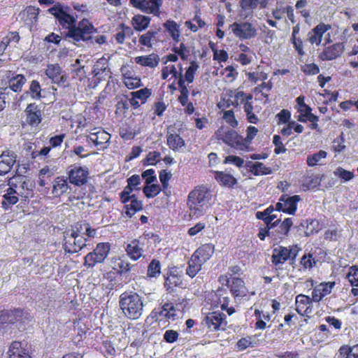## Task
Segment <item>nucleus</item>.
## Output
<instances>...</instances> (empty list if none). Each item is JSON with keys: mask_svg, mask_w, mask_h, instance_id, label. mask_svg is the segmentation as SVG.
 Here are the masks:
<instances>
[{"mask_svg": "<svg viewBox=\"0 0 358 358\" xmlns=\"http://www.w3.org/2000/svg\"><path fill=\"white\" fill-rule=\"evenodd\" d=\"M17 310L2 311L0 315L1 324H14L16 321L15 315Z\"/></svg>", "mask_w": 358, "mask_h": 358, "instance_id": "56", "label": "nucleus"}, {"mask_svg": "<svg viewBox=\"0 0 358 358\" xmlns=\"http://www.w3.org/2000/svg\"><path fill=\"white\" fill-rule=\"evenodd\" d=\"M161 154L157 151L149 152L146 157L143 159L142 162L144 166L156 165L159 161Z\"/></svg>", "mask_w": 358, "mask_h": 358, "instance_id": "58", "label": "nucleus"}, {"mask_svg": "<svg viewBox=\"0 0 358 358\" xmlns=\"http://www.w3.org/2000/svg\"><path fill=\"white\" fill-rule=\"evenodd\" d=\"M162 190V188L159 185L152 183L149 185L146 184V185L143 188V194L148 199L154 198L155 196H157Z\"/></svg>", "mask_w": 358, "mask_h": 358, "instance_id": "52", "label": "nucleus"}, {"mask_svg": "<svg viewBox=\"0 0 358 358\" xmlns=\"http://www.w3.org/2000/svg\"><path fill=\"white\" fill-rule=\"evenodd\" d=\"M25 82V77L22 74H18L16 76L10 79L9 87L11 90H13L15 92H20Z\"/></svg>", "mask_w": 358, "mask_h": 358, "instance_id": "50", "label": "nucleus"}, {"mask_svg": "<svg viewBox=\"0 0 358 358\" xmlns=\"http://www.w3.org/2000/svg\"><path fill=\"white\" fill-rule=\"evenodd\" d=\"M237 99H240V105L243 106L244 112H248L254 110L252 104L253 95L250 93L239 92L237 94Z\"/></svg>", "mask_w": 358, "mask_h": 358, "instance_id": "46", "label": "nucleus"}, {"mask_svg": "<svg viewBox=\"0 0 358 358\" xmlns=\"http://www.w3.org/2000/svg\"><path fill=\"white\" fill-rule=\"evenodd\" d=\"M327 153L324 150H320L318 152L313 153L307 157L306 163L308 166L313 167L316 166L322 159L327 157Z\"/></svg>", "mask_w": 358, "mask_h": 358, "instance_id": "54", "label": "nucleus"}, {"mask_svg": "<svg viewBox=\"0 0 358 358\" xmlns=\"http://www.w3.org/2000/svg\"><path fill=\"white\" fill-rule=\"evenodd\" d=\"M151 315L153 317H156V320L173 321L176 317V306L173 303L166 302L161 308L154 309Z\"/></svg>", "mask_w": 358, "mask_h": 358, "instance_id": "18", "label": "nucleus"}, {"mask_svg": "<svg viewBox=\"0 0 358 358\" xmlns=\"http://www.w3.org/2000/svg\"><path fill=\"white\" fill-rule=\"evenodd\" d=\"M291 112L287 109H282L275 115L278 125L286 124L291 120Z\"/></svg>", "mask_w": 358, "mask_h": 358, "instance_id": "63", "label": "nucleus"}, {"mask_svg": "<svg viewBox=\"0 0 358 358\" xmlns=\"http://www.w3.org/2000/svg\"><path fill=\"white\" fill-rule=\"evenodd\" d=\"M67 173L69 182L78 187L87 184L90 178L89 169L78 164L70 166Z\"/></svg>", "mask_w": 358, "mask_h": 358, "instance_id": "10", "label": "nucleus"}, {"mask_svg": "<svg viewBox=\"0 0 358 358\" xmlns=\"http://www.w3.org/2000/svg\"><path fill=\"white\" fill-rule=\"evenodd\" d=\"M269 0H240L239 5L241 13L245 17H252L254 10L259 6L260 8H265Z\"/></svg>", "mask_w": 358, "mask_h": 358, "instance_id": "22", "label": "nucleus"}, {"mask_svg": "<svg viewBox=\"0 0 358 358\" xmlns=\"http://www.w3.org/2000/svg\"><path fill=\"white\" fill-rule=\"evenodd\" d=\"M16 161L15 155L9 151L3 152L0 155V176L8 173Z\"/></svg>", "mask_w": 358, "mask_h": 358, "instance_id": "28", "label": "nucleus"}, {"mask_svg": "<svg viewBox=\"0 0 358 358\" xmlns=\"http://www.w3.org/2000/svg\"><path fill=\"white\" fill-rule=\"evenodd\" d=\"M296 103L297 112L300 113L297 117V120L301 122H306V119L304 117L312 111V109L305 103V97L302 95L296 99Z\"/></svg>", "mask_w": 358, "mask_h": 358, "instance_id": "40", "label": "nucleus"}, {"mask_svg": "<svg viewBox=\"0 0 358 358\" xmlns=\"http://www.w3.org/2000/svg\"><path fill=\"white\" fill-rule=\"evenodd\" d=\"M166 144L174 152L178 151L185 145L184 139L178 134H169L166 136Z\"/></svg>", "mask_w": 358, "mask_h": 358, "instance_id": "41", "label": "nucleus"}, {"mask_svg": "<svg viewBox=\"0 0 358 358\" xmlns=\"http://www.w3.org/2000/svg\"><path fill=\"white\" fill-rule=\"evenodd\" d=\"M224 277L227 282L226 285L235 298L247 296L248 291L242 278L238 277L228 278L227 275Z\"/></svg>", "mask_w": 358, "mask_h": 358, "instance_id": "17", "label": "nucleus"}, {"mask_svg": "<svg viewBox=\"0 0 358 358\" xmlns=\"http://www.w3.org/2000/svg\"><path fill=\"white\" fill-rule=\"evenodd\" d=\"M231 29L233 34L241 39H250L257 36V29L248 22H234Z\"/></svg>", "mask_w": 358, "mask_h": 358, "instance_id": "14", "label": "nucleus"}, {"mask_svg": "<svg viewBox=\"0 0 358 358\" xmlns=\"http://www.w3.org/2000/svg\"><path fill=\"white\" fill-rule=\"evenodd\" d=\"M150 17L137 14L131 18V24L135 31H143L150 26Z\"/></svg>", "mask_w": 358, "mask_h": 358, "instance_id": "36", "label": "nucleus"}, {"mask_svg": "<svg viewBox=\"0 0 358 358\" xmlns=\"http://www.w3.org/2000/svg\"><path fill=\"white\" fill-rule=\"evenodd\" d=\"M345 50L343 43H336L324 48L319 55V58L322 61H329L339 57Z\"/></svg>", "mask_w": 358, "mask_h": 358, "instance_id": "25", "label": "nucleus"}, {"mask_svg": "<svg viewBox=\"0 0 358 358\" xmlns=\"http://www.w3.org/2000/svg\"><path fill=\"white\" fill-rule=\"evenodd\" d=\"M214 177L220 185L229 189L234 188V186L238 182L235 177L224 171H215Z\"/></svg>", "mask_w": 358, "mask_h": 358, "instance_id": "31", "label": "nucleus"}, {"mask_svg": "<svg viewBox=\"0 0 358 358\" xmlns=\"http://www.w3.org/2000/svg\"><path fill=\"white\" fill-rule=\"evenodd\" d=\"M203 324L210 331L224 330L227 324V317L220 311L210 312L205 317Z\"/></svg>", "mask_w": 358, "mask_h": 358, "instance_id": "13", "label": "nucleus"}, {"mask_svg": "<svg viewBox=\"0 0 358 358\" xmlns=\"http://www.w3.org/2000/svg\"><path fill=\"white\" fill-rule=\"evenodd\" d=\"M110 138V135L102 129H99L96 131L91 132L87 136V139L93 143L98 150L106 148Z\"/></svg>", "mask_w": 358, "mask_h": 358, "instance_id": "24", "label": "nucleus"}, {"mask_svg": "<svg viewBox=\"0 0 358 358\" xmlns=\"http://www.w3.org/2000/svg\"><path fill=\"white\" fill-rule=\"evenodd\" d=\"M34 350L27 343L14 341L7 352L8 358H33Z\"/></svg>", "mask_w": 358, "mask_h": 358, "instance_id": "12", "label": "nucleus"}, {"mask_svg": "<svg viewBox=\"0 0 358 358\" xmlns=\"http://www.w3.org/2000/svg\"><path fill=\"white\" fill-rule=\"evenodd\" d=\"M180 94L178 98V101L182 106H186L185 113L189 115L193 114L195 111V108L192 102H188L189 90L185 85L184 78L180 76L178 81Z\"/></svg>", "mask_w": 358, "mask_h": 358, "instance_id": "21", "label": "nucleus"}, {"mask_svg": "<svg viewBox=\"0 0 358 358\" xmlns=\"http://www.w3.org/2000/svg\"><path fill=\"white\" fill-rule=\"evenodd\" d=\"M164 286L166 290L171 293L176 287H181L182 280L180 275L178 272L176 266L169 267L167 271L164 275Z\"/></svg>", "mask_w": 358, "mask_h": 358, "instance_id": "16", "label": "nucleus"}, {"mask_svg": "<svg viewBox=\"0 0 358 358\" xmlns=\"http://www.w3.org/2000/svg\"><path fill=\"white\" fill-rule=\"evenodd\" d=\"M161 273V264L158 259H153L148 266L147 275L150 278H156Z\"/></svg>", "mask_w": 358, "mask_h": 358, "instance_id": "51", "label": "nucleus"}, {"mask_svg": "<svg viewBox=\"0 0 358 358\" xmlns=\"http://www.w3.org/2000/svg\"><path fill=\"white\" fill-rule=\"evenodd\" d=\"M334 175L344 182H348L355 177L352 171L345 170L341 166L338 167L334 172Z\"/></svg>", "mask_w": 358, "mask_h": 358, "instance_id": "57", "label": "nucleus"}, {"mask_svg": "<svg viewBox=\"0 0 358 358\" xmlns=\"http://www.w3.org/2000/svg\"><path fill=\"white\" fill-rule=\"evenodd\" d=\"M163 0H129V5L146 14L159 17Z\"/></svg>", "mask_w": 358, "mask_h": 358, "instance_id": "9", "label": "nucleus"}, {"mask_svg": "<svg viewBox=\"0 0 358 358\" xmlns=\"http://www.w3.org/2000/svg\"><path fill=\"white\" fill-rule=\"evenodd\" d=\"M338 358H358V343L341 346L338 350Z\"/></svg>", "mask_w": 358, "mask_h": 358, "instance_id": "43", "label": "nucleus"}, {"mask_svg": "<svg viewBox=\"0 0 358 358\" xmlns=\"http://www.w3.org/2000/svg\"><path fill=\"white\" fill-rule=\"evenodd\" d=\"M72 72L73 73V77L75 78L78 79L79 80H82L83 78L86 77V71L85 70V66L80 65V60L77 59L74 64L72 65Z\"/></svg>", "mask_w": 358, "mask_h": 358, "instance_id": "55", "label": "nucleus"}, {"mask_svg": "<svg viewBox=\"0 0 358 358\" xmlns=\"http://www.w3.org/2000/svg\"><path fill=\"white\" fill-rule=\"evenodd\" d=\"M293 225L292 218L287 217L273 231V241L280 242L289 236V231Z\"/></svg>", "mask_w": 358, "mask_h": 358, "instance_id": "27", "label": "nucleus"}, {"mask_svg": "<svg viewBox=\"0 0 358 358\" xmlns=\"http://www.w3.org/2000/svg\"><path fill=\"white\" fill-rule=\"evenodd\" d=\"M247 167L249 168L250 171L255 176L269 175L273 173L271 167L266 166L262 162L252 163L248 162L246 164Z\"/></svg>", "mask_w": 358, "mask_h": 358, "instance_id": "39", "label": "nucleus"}, {"mask_svg": "<svg viewBox=\"0 0 358 358\" xmlns=\"http://www.w3.org/2000/svg\"><path fill=\"white\" fill-rule=\"evenodd\" d=\"M87 241L83 234L81 222H77L72 229L71 234L65 237L64 249L70 254L80 251L87 245Z\"/></svg>", "mask_w": 358, "mask_h": 358, "instance_id": "4", "label": "nucleus"}, {"mask_svg": "<svg viewBox=\"0 0 358 358\" xmlns=\"http://www.w3.org/2000/svg\"><path fill=\"white\" fill-rule=\"evenodd\" d=\"M213 304L216 307H220L222 310H225L229 303V293L224 288L217 289L212 296Z\"/></svg>", "mask_w": 358, "mask_h": 358, "instance_id": "30", "label": "nucleus"}, {"mask_svg": "<svg viewBox=\"0 0 358 358\" xmlns=\"http://www.w3.org/2000/svg\"><path fill=\"white\" fill-rule=\"evenodd\" d=\"M117 273L120 275H123L129 273L132 268V265L130 262L122 258H119L117 259Z\"/></svg>", "mask_w": 358, "mask_h": 358, "instance_id": "61", "label": "nucleus"}, {"mask_svg": "<svg viewBox=\"0 0 358 358\" xmlns=\"http://www.w3.org/2000/svg\"><path fill=\"white\" fill-rule=\"evenodd\" d=\"M222 118L232 128H236L238 125L233 110H223Z\"/></svg>", "mask_w": 358, "mask_h": 358, "instance_id": "60", "label": "nucleus"}, {"mask_svg": "<svg viewBox=\"0 0 358 358\" xmlns=\"http://www.w3.org/2000/svg\"><path fill=\"white\" fill-rule=\"evenodd\" d=\"M152 91L147 87L141 89L139 90L131 92V96H134L138 99H140L142 103H145L147 99L151 96Z\"/></svg>", "mask_w": 358, "mask_h": 358, "instance_id": "62", "label": "nucleus"}, {"mask_svg": "<svg viewBox=\"0 0 358 358\" xmlns=\"http://www.w3.org/2000/svg\"><path fill=\"white\" fill-rule=\"evenodd\" d=\"M24 113L27 124L32 127H38L42 121L43 112L36 103L28 104Z\"/></svg>", "mask_w": 358, "mask_h": 358, "instance_id": "19", "label": "nucleus"}, {"mask_svg": "<svg viewBox=\"0 0 358 358\" xmlns=\"http://www.w3.org/2000/svg\"><path fill=\"white\" fill-rule=\"evenodd\" d=\"M71 8L60 3H56L48 12L52 15L59 26L68 30L64 35V38H71L74 42L87 41L92 35L96 32V29L87 18H83L76 23V17L69 14Z\"/></svg>", "mask_w": 358, "mask_h": 358, "instance_id": "1", "label": "nucleus"}, {"mask_svg": "<svg viewBox=\"0 0 358 358\" xmlns=\"http://www.w3.org/2000/svg\"><path fill=\"white\" fill-rule=\"evenodd\" d=\"M129 201L130 203H124V213L128 217H131L136 213L143 210V203L136 194H132Z\"/></svg>", "mask_w": 358, "mask_h": 358, "instance_id": "37", "label": "nucleus"}, {"mask_svg": "<svg viewBox=\"0 0 358 358\" xmlns=\"http://www.w3.org/2000/svg\"><path fill=\"white\" fill-rule=\"evenodd\" d=\"M347 278L352 286L358 287V266H352L349 268Z\"/></svg>", "mask_w": 358, "mask_h": 358, "instance_id": "64", "label": "nucleus"}, {"mask_svg": "<svg viewBox=\"0 0 358 358\" xmlns=\"http://www.w3.org/2000/svg\"><path fill=\"white\" fill-rule=\"evenodd\" d=\"M203 264V262H201L200 259H197L194 257V255H192L188 262V266L186 269L187 275L193 278L201 271Z\"/></svg>", "mask_w": 358, "mask_h": 358, "instance_id": "45", "label": "nucleus"}, {"mask_svg": "<svg viewBox=\"0 0 358 358\" xmlns=\"http://www.w3.org/2000/svg\"><path fill=\"white\" fill-rule=\"evenodd\" d=\"M312 296L299 294L295 298V310L301 316H309L313 313Z\"/></svg>", "mask_w": 358, "mask_h": 358, "instance_id": "20", "label": "nucleus"}, {"mask_svg": "<svg viewBox=\"0 0 358 358\" xmlns=\"http://www.w3.org/2000/svg\"><path fill=\"white\" fill-rule=\"evenodd\" d=\"M243 91L239 90H235L234 91H230L228 99H222V106L224 108H229L231 106L237 108L240 105V99H237L236 96L238 93L243 92Z\"/></svg>", "mask_w": 358, "mask_h": 358, "instance_id": "47", "label": "nucleus"}, {"mask_svg": "<svg viewBox=\"0 0 358 358\" xmlns=\"http://www.w3.org/2000/svg\"><path fill=\"white\" fill-rule=\"evenodd\" d=\"M110 250V244L108 242H103L96 244L95 248L84 257V266L87 268H92L96 264L105 262Z\"/></svg>", "mask_w": 358, "mask_h": 358, "instance_id": "5", "label": "nucleus"}, {"mask_svg": "<svg viewBox=\"0 0 358 358\" xmlns=\"http://www.w3.org/2000/svg\"><path fill=\"white\" fill-rule=\"evenodd\" d=\"M3 200L1 201V207L3 210H8L12 206L16 204L18 201L17 193L16 190L11 187H9L6 193L3 195Z\"/></svg>", "mask_w": 358, "mask_h": 358, "instance_id": "35", "label": "nucleus"}, {"mask_svg": "<svg viewBox=\"0 0 358 358\" xmlns=\"http://www.w3.org/2000/svg\"><path fill=\"white\" fill-rule=\"evenodd\" d=\"M119 306L127 318L138 320L143 311V299L136 292L125 291L119 297Z\"/></svg>", "mask_w": 358, "mask_h": 358, "instance_id": "3", "label": "nucleus"}, {"mask_svg": "<svg viewBox=\"0 0 358 358\" xmlns=\"http://www.w3.org/2000/svg\"><path fill=\"white\" fill-rule=\"evenodd\" d=\"M69 189L67 180L64 177H57L52 182V193L55 196H60Z\"/></svg>", "mask_w": 358, "mask_h": 358, "instance_id": "42", "label": "nucleus"}, {"mask_svg": "<svg viewBox=\"0 0 358 358\" xmlns=\"http://www.w3.org/2000/svg\"><path fill=\"white\" fill-rule=\"evenodd\" d=\"M133 34L132 29L126 25L124 23H121L118 25L117 28V33L114 35L115 41L119 44H123L126 36H130Z\"/></svg>", "mask_w": 358, "mask_h": 358, "instance_id": "44", "label": "nucleus"}, {"mask_svg": "<svg viewBox=\"0 0 358 358\" xmlns=\"http://www.w3.org/2000/svg\"><path fill=\"white\" fill-rule=\"evenodd\" d=\"M92 73L103 80L111 77V71L109 68L108 61L102 57L96 61L93 67Z\"/></svg>", "mask_w": 358, "mask_h": 358, "instance_id": "29", "label": "nucleus"}, {"mask_svg": "<svg viewBox=\"0 0 358 358\" xmlns=\"http://www.w3.org/2000/svg\"><path fill=\"white\" fill-rule=\"evenodd\" d=\"M336 285L335 282H323L315 286L312 291V300L318 303L323 298L331 294L332 289Z\"/></svg>", "mask_w": 358, "mask_h": 358, "instance_id": "26", "label": "nucleus"}, {"mask_svg": "<svg viewBox=\"0 0 358 358\" xmlns=\"http://www.w3.org/2000/svg\"><path fill=\"white\" fill-rule=\"evenodd\" d=\"M215 136L217 140L222 141L234 148L245 150L243 137L233 129L221 127L215 131Z\"/></svg>", "mask_w": 358, "mask_h": 358, "instance_id": "7", "label": "nucleus"}, {"mask_svg": "<svg viewBox=\"0 0 358 358\" xmlns=\"http://www.w3.org/2000/svg\"><path fill=\"white\" fill-rule=\"evenodd\" d=\"M52 176L49 167L48 166H44L39 171L38 184L41 187H45L48 184V181H50V178Z\"/></svg>", "mask_w": 358, "mask_h": 358, "instance_id": "53", "label": "nucleus"}, {"mask_svg": "<svg viewBox=\"0 0 358 358\" xmlns=\"http://www.w3.org/2000/svg\"><path fill=\"white\" fill-rule=\"evenodd\" d=\"M300 250L297 245H292L289 247L280 245L273 250L271 256V262L275 266L278 267L285 264L287 261L294 262Z\"/></svg>", "mask_w": 358, "mask_h": 358, "instance_id": "6", "label": "nucleus"}, {"mask_svg": "<svg viewBox=\"0 0 358 358\" xmlns=\"http://www.w3.org/2000/svg\"><path fill=\"white\" fill-rule=\"evenodd\" d=\"M83 227V234L85 237L87 242L94 238L97 234V229L92 227L90 223H81Z\"/></svg>", "mask_w": 358, "mask_h": 358, "instance_id": "59", "label": "nucleus"}, {"mask_svg": "<svg viewBox=\"0 0 358 358\" xmlns=\"http://www.w3.org/2000/svg\"><path fill=\"white\" fill-rule=\"evenodd\" d=\"M305 234L310 236L321 230L320 221L317 219H309L306 221Z\"/></svg>", "mask_w": 358, "mask_h": 358, "instance_id": "48", "label": "nucleus"}, {"mask_svg": "<svg viewBox=\"0 0 358 358\" xmlns=\"http://www.w3.org/2000/svg\"><path fill=\"white\" fill-rule=\"evenodd\" d=\"M134 61L137 64L141 66L155 68L158 66L160 59L157 54L151 53L148 55L136 57Z\"/></svg>", "mask_w": 358, "mask_h": 358, "instance_id": "32", "label": "nucleus"}, {"mask_svg": "<svg viewBox=\"0 0 358 358\" xmlns=\"http://www.w3.org/2000/svg\"><path fill=\"white\" fill-rule=\"evenodd\" d=\"M212 194L203 185L196 186L187 196V205L192 218L203 216L210 205Z\"/></svg>", "mask_w": 358, "mask_h": 358, "instance_id": "2", "label": "nucleus"}, {"mask_svg": "<svg viewBox=\"0 0 358 358\" xmlns=\"http://www.w3.org/2000/svg\"><path fill=\"white\" fill-rule=\"evenodd\" d=\"M148 241L146 237L141 236L124 243V248L128 257L132 261H138L144 257L145 246Z\"/></svg>", "mask_w": 358, "mask_h": 358, "instance_id": "8", "label": "nucleus"}, {"mask_svg": "<svg viewBox=\"0 0 358 358\" xmlns=\"http://www.w3.org/2000/svg\"><path fill=\"white\" fill-rule=\"evenodd\" d=\"M123 83L130 90L136 89L142 85L141 78L138 76L125 73L123 77Z\"/></svg>", "mask_w": 358, "mask_h": 358, "instance_id": "49", "label": "nucleus"}, {"mask_svg": "<svg viewBox=\"0 0 358 358\" xmlns=\"http://www.w3.org/2000/svg\"><path fill=\"white\" fill-rule=\"evenodd\" d=\"M163 27L172 38L174 44L178 43L180 40V25L173 20H167L163 23Z\"/></svg>", "mask_w": 358, "mask_h": 358, "instance_id": "34", "label": "nucleus"}, {"mask_svg": "<svg viewBox=\"0 0 358 358\" xmlns=\"http://www.w3.org/2000/svg\"><path fill=\"white\" fill-rule=\"evenodd\" d=\"M300 201L299 195L289 196L284 194L280 196L279 201L276 203L275 209L277 211L294 215L297 210V205Z\"/></svg>", "mask_w": 358, "mask_h": 358, "instance_id": "11", "label": "nucleus"}, {"mask_svg": "<svg viewBox=\"0 0 358 358\" xmlns=\"http://www.w3.org/2000/svg\"><path fill=\"white\" fill-rule=\"evenodd\" d=\"M45 74L52 83L65 86L68 82V76L62 71L59 64H49L45 70Z\"/></svg>", "mask_w": 358, "mask_h": 358, "instance_id": "15", "label": "nucleus"}, {"mask_svg": "<svg viewBox=\"0 0 358 358\" xmlns=\"http://www.w3.org/2000/svg\"><path fill=\"white\" fill-rule=\"evenodd\" d=\"M214 250V245L211 243H205L197 248L193 253V255H194V257L197 259H200L201 262L205 263L213 255Z\"/></svg>", "mask_w": 358, "mask_h": 358, "instance_id": "33", "label": "nucleus"}, {"mask_svg": "<svg viewBox=\"0 0 358 358\" xmlns=\"http://www.w3.org/2000/svg\"><path fill=\"white\" fill-rule=\"evenodd\" d=\"M161 29H149L139 36L138 43L147 48H152L153 45L162 42L160 39Z\"/></svg>", "mask_w": 358, "mask_h": 358, "instance_id": "23", "label": "nucleus"}, {"mask_svg": "<svg viewBox=\"0 0 358 358\" xmlns=\"http://www.w3.org/2000/svg\"><path fill=\"white\" fill-rule=\"evenodd\" d=\"M329 26L323 23L317 24L313 29V34L309 36V41L311 44L320 45L322 42L324 34L329 29Z\"/></svg>", "mask_w": 358, "mask_h": 358, "instance_id": "38", "label": "nucleus"}]
</instances>
